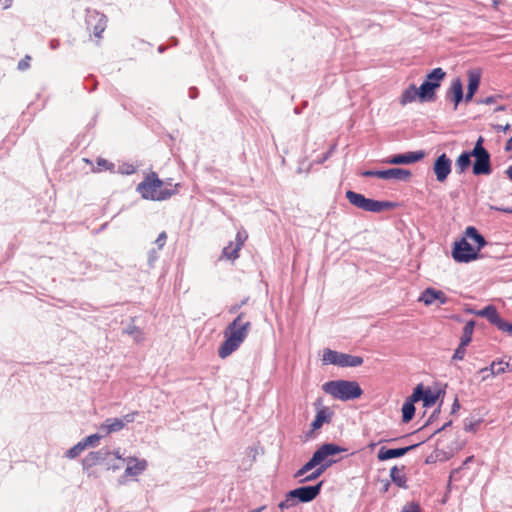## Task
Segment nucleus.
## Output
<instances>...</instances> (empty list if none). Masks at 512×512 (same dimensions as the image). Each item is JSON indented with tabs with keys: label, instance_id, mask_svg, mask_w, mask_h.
Instances as JSON below:
<instances>
[{
	"label": "nucleus",
	"instance_id": "1",
	"mask_svg": "<svg viewBox=\"0 0 512 512\" xmlns=\"http://www.w3.org/2000/svg\"><path fill=\"white\" fill-rule=\"evenodd\" d=\"M244 312H240L236 318L227 325L224 330V341L218 348V355L225 359L235 352L247 338L251 330V322L244 321Z\"/></svg>",
	"mask_w": 512,
	"mask_h": 512
},
{
	"label": "nucleus",
	"instance_id": "2",
	"mask_svg": "<svg viewBox=\"0 0 512 512\" xmlns=\"http://www.w3.org/2000/svg\"><path fill=\"white\" fill-rule=\"evenodd\" d=\"M322 390L341 401H351L362 396L363 390L359 383L353 380H330L322 385Z\"/></svg>",
	"mask_w": 512,
	"mask_h": 512
},
{
	"label": "nucleus",
	"instance_id": "3",
	"mask_svg": "<svg viewBox=\"0 0 512 512\" xmlns=\"http://www.w3.org/2000/svg\"><path fill=\"white\" fill-rule=\"evenodd\" d=\"M163 181L155 172L149 173L142 182L137 185L136 190L143 199L152 201H163L173 196L176 191L168 188L162 189Z\"/></svg>",
	"mask_w": 512,
	"mask_h": 512
},
{
	"label": "nucleus",
	"instance_id": "4",
	"mask_svg": "<svg viewBox=\"0 0 512 512\" xmlns=\"http://www.w3.org/2000/svg\"><path fill=\"white\" fill-rule=\"evenodd\" d=\"M345 197L351 205L366 212L381 213L383 211L393 210L398 206L396 202L368 198L353 190H347Z\"/></svg>",
	"mask_w": 512,
	"mask_h": 512
},
{
	"label": "nucleus",
	"instance_id": "5",
	"mask_svg": "<svg viewBox=\"0 0 512 512\" xmlns=\"http://www.w3.org/2000/svg\"><path fill=\"white\" fill-rule=\"evenodd\" d=\"M347 449L334 442H325L317 447L311 456V459L315 466L320 465L321 467L329 469L332 465L338 462L334 457L342 452H346Z\"/></svg>",
	"mask_w": 512,
	"mask_h": 512
},
{
	"label": "nucleus",
	"instance_id": "6",
	"mask_svg": "<svg viewBox=\"0 0 512 512\" xmlns=\"http://www.w3.org/2000/svg\"><path fill=\"white\" fill-rule=\"evenodd\" d=\"M445 77L446 72L441 67L434 68L427 73L424 81L419 86L421 89V103L435 101L436 92Z\"/></svg>",
	"mask_w": 512,
	"mask_h": 512
},
{
	"label": "nucleus",
	"instance_id": "7",
	"mask_svg": "<svg viewBox=\"0 0 512 512\" xmlns=\"http://www.w3.org/2000/svg\"><path fill=\"white\" fill-rule=\"evenodd\" d=\"M364 362L363 357L357 355H351L344 352L325 348L322 355L323 365H335L341 368L346 367H358Z\"/></svg>",
	"mask_w": 512,
	"mask_h": 512
},
{
	"label": "nucleus",
	"instance_id": "8",
	"mask_svg": "<svg viewBox=\"0 0 512 512\" xmlns=\"http://www.w3.org/2000/svg\"><path fill=\"white\" fill-rule=\"evenodd\" d=\"M481 252L470 244L466 238L456 240L451 249V256L457 263H470L481 257Z\"/></svg>",
	"mask_w": 512,
	"mask_h": 512
},
{
	"label": "nucleus",
	"instance_id": "9",
	"mask_svg": "<svg viewBox=\"0 0 512 512\" xmlns=\"http://www.w3.org/2000/svg\"><path fill=\"white\" fill-rule=\"evenodd\" d=\"M323 484L324 481L321 480L314 485H302L290 490V496H293L297 503H309L319 496Z\"/></svg>",
	"mask_w": 512,
	"mask_h": 512
},
{
	"label": "nucleus",
	"instance_id": "10",
	"mask_svg": "<svg viewBox=\"0 0 512 512\" xmlns=\"http://www.w3.org/2000/svg\"><path fill=\"white\" fill-rule=\"evenodd\" d=\"M85 21L87 28L93 32L94 36L100 38L107 27L108 19L97 10L87 9Z\"/></svg>",
	"mask_w": 512,
	"mask_h": 512
},
{
	"label": "nucleus",
	"instance_id": "11",
	"mask_svg": "<svg viewBox=\"0 0 512 512\" xmlns=\"http://www.w3.org/2000/svg\"><path fill=\"white\" fill-rule=\"evenodd\" d=\"M425 156L426 152L424 150L408 151L390 155L384 160V163L390 165H410L423 160Z\"/></svg>",
	"mask_w": 512,
	"mask_h": 512
},
{
	"label": "nucleus",
	"instance_id": "12",
	"mask_svg": "<svg viewBox=\"0 0 512 512\" xmlns=\"http://www.w3.org/2000/svg\"><path fill=\"white\" fill-rule=\"evenodd\" d=\"M472 157L474 158L472 173L475 176H487L492 173L491 154L489 152L473 153Z\"/></svg>",
	"mask_w": 512,
	"mask_h": 512
},
{
	"label": "nucleus",
	"instance_id": "13",
	"mask_svg": "<svg viewBox=\"0 0 512 512\" xmlns=\"http://www.w3.org/2000/svg\"><path fill=\"white\" fill-rule=\"evenodd\" d=\"M418 396V402L422 401L425 408H430L438 401L441 390L433 391L430 387L424 386L423 383L417 384L413 391Z\"/></svg>",
	"mask_w": 512,
	"mask_h": 512
},
{
	"label": "nucleus",
	"instance_id": "14",
	"mask_svg": "<svg viewBox=\"0 0 512 512\" xmlns=\"http://www.w3.org/2000/svg\"><path fill=\"white\" fill-rule=\"evenodd\" d=\"M422 443H424V440L419 443H415V444L405 446V447L388 448L386 446H382L378 450L377 458L379 461H386V460H390V459L400 458V457H403L404 455H406L408 452L417 448Z\"/></svg>",
	"mask_w": 512,
	"mask_h": 512
},
{
	"label": "nucleus",
	"instance_id": "15",
	"mask_svg": "<svg viewBox=\"0 0 512 512\" xmlns=\"http://www.w3.org/2000/svg\"><path fill=\"white\" fill-rule=\"evenodd\" d=\"M452 170V161L450 158L445 154L442 153L439 155L433 164V171L436 175L437 181L443 183L448 178L449 174Z\"/></svg>",
	"mask_w": 512,
	"mask_h": 512
},
{
	"label": "nucleus",
	"instance_id": "16",
	"mask_svg": "<svg viewBox=\"0 0 512 512\" xmlns=\"http://www.w3.org/2000/svg\"><path fill=\"white\" fill-rule=\"evenodd\" d=\"M247 238L248 235L245 230L238 231L236 234L235 243L230 242L223 248V256L228 260H236L239 257V251L241 250Z\"/></svg>",
	"mask_w": 512,
	"mask_h": 512
},
{
	"label": "nucleus",
	"instance_id": "17",
	"mask_svg": "<svg viewBox=\"0 0 512 512\" xmlns=\"http://www.w3.org/2000/svg\"><path fill=\"white\" fill-rule=\"evenodd\" d=\"M446 99L454 104V110L458 108L462 101H465L463 82L459 77L452 80L451 85L446 92Z\"/></svg>",
	"mask_w": 512,
	"mask_h": 512
},
{
	"label": "nucleus",
	"instance_id": "18",
	"mask_svg": "<svg viewBox=\"0 0 512 512\" xmlns=\"http://www.w3.org/2000/svg\"><path fill=\"white\" fill-rule=\"evenodd\" d=\"M419 301L423 302L426 306L432 305L435 301H438L440 305H445L448 302V297L441 290H437L433 287H427L421 293Z\"/></svg>",
	"mask_w": 512,
	"mask_h": 512
},
{
	"label": "nucleus",
	"instance_id": "19",
	"mask_svg": "<svg viewBox=\"0 0 512 512\" xmlns=\"http://www.w3.org/2000/svg\"><path fill=\"white\" fill-rule=\"evenodd\" d=\"M334 412L327 406H322L317 409L314 420L311 422V431L308 434H312L313 432L322 428L324 424H329L332 420Z\"/></svg>",
	"mask_w": 512,
	"mask_h": 512
},
{
	"label": "nucleus",
	"instance_id": "20",
	"mask_svg": "<svg viewBox=\"0 0 512 512\" xmlns=\"http://www.w3.org/2000/svg\"><path fill=\"white\" fill-rule=\"evenodd\" d=\"M468 76V85L467 92L465 94V102H470L473 100L475 94L477 93L480 83H481V72L478 69H469L467 72Z\"/></svg>",
	"mask_w": 512,
	"mask_h": 512
},
{
	"label": "nucleus",
	"instance_id": "21",
	"mask_svg": "<svg viewBox=\"0 0 512 512\" xmlns=\"http://www.w3.org/2000/svg\"><path fill=\"white\" fill-rule=\"evenodd\" d=\"M109 455L110 451L108 449H100L98 451L89 452L82 460L83 470L88 471L95 465L105 461Z\"/></svg>",
	"mask_w": 512,
	"mask_h": 512
},
{
	"label": "nucleus",
	"instance_id": "22",
	"mask_svg": "<svg viewBox=\"0 0 512 512\" xmlns=\"http://www.w3.org/2000/svg\"><path fill=\"white\" fill-rule=\"evenodd\" d=\"M471 313L486 318L490 324L496 326L499 328V325L501 324L503 318L500 316L499 312L497 311L496 307L492 304H489L485 306L484 308L474 311L471 310Z\"/></svg>",
	"mask_w": 512,
	"mask_h": 512
},
{
	"label": "nucleus",
	"instance_id": "23",
	"mask_svg": "<svg viewBox=\"0 0 512 512\" xmlns=\"http://www.w3.org/2000/svg\"><path fill=\"white\" fill-rule=\"evenodd\" d=\"M418 402V396L416 393L409 395L402 405V422L409 423L415 416V403Z\"/></svg>",
	"mask_w": 512,
	"mask_h": 512
},
{
	"label": "nucleus",
	"instance_id": "24",
	"mask_svg": "<svg viewBox=\"0 0 512 512\" xmlns=\"http://www.w3.org/2000/svg\"><path fill=\"white\" fill-rule=\"evenodd\" d=\"M412 177V172L405 168H389L385 169L384 180H397L408 182Z\"/></svg>",
	"mask_w": 512,
	"mask_h": 512
},
{
	"label": "nucleus",
	"instance_id": "25",
	"mask_svg": "<svg viewBox=\"0 0 512 512\" xmlns=\"http://www.w3.org/2000/svg\"><path fill=\"white\" fill-rule=\"evenodd\" d=\"M463 238L470 239L475 242V248L479 249L480 252L487 245V240L475 226H468L465 229Z\"/></svg>",
	"mask_w": 512,
	"mask_h": 512
},
{
	"label": "nucleus",
	"instance_id": "26",
	"mask_svg": "<svg viewBox=\"0 0 512 512\" xmlns=\"http://www.w3.org/2000/svg\"><path fill=\"white\" fill-rule=\"evenodd\" d=\"M405 466H401L400 468L398 466H393L390 469V478L391 481L399 488L402 489H408L407 485V476L404 473Z\"/></svg>",
	"mask_w": 512,
	"mask_h": 512
},
{
	"label": "nucleus",
	"instance_id": "27",
	"mask_svg": "<svg viewBox=\"0 0 512 512\" xmlns=\"http://www.w3.org/2000/svg\"><path fill=\"white\" fill-rule=\"evenodd\" d=\"M421 102V89L420 87L417 88L415 84H410L408 88H406L400 97V104L401 105H407L409 103L414 102L416 99Z\"/></svg>",
	"mask_w": 512,
	"mask_h": 512
},
{
	"label": "nucleus",
	"instance_id": "28",
	"mask_svg": "<svg viewBox=\"0 0 512 512\" xmlns=\"http://www.w3.org/2000/svg\"><path fill=\"white\" fill-rule=\"evenodd\" d=\"M473 152L463 151L456 159V170L458 174L464 173L471 165V158Z\"/></svg>",
	"mask_w": 512,
	"mask_h": 512
},
{
	"label": "nucleus",
	"instance_id": "29",
	"mask_svg": "<svg viewBox=\"0 0 512 512\" xmlns=\"http://www.w3.org/2000/svg\"><path fill=\"white\" fill-rule=\"evenodd\" d=\"M134 465L128 464V466L125 469L124 475L125 476H138L142 474L143 471L147 468V461L145 459L142 460H136Z\"/></svg>",
	"mask_w": 512,
	"mask_h": 512
},
{
	"label": "nucleus",
	"instance_id": "30",
	"mask_svg": "<svg viewBox=\"0 0 512 512\" xmlns=\"http://www.w3.org/2000/svg\"><path fill=\"white\" fill-rule=\"evenodd\" d=\"M476 322L475 320H468L462 330V335L460 338V342L463 343V345H469L472 341L473 332L475 329Z\"/></svg>",
	"mask_w": 512,
	"mask_h": 512
},
{
	"label": "nucleus",
	"instance_id": "31",
	"mask_svg": "<svg viewBox=\"0 0 512 512\" xmlns=\"http://www.w3.org/2000/svg\"><path fill=\"white\" fill-rule=\"evenodd\" d=\"M107 434L115 433L124 428V420L120 418H108L103 425Z\"/></svg>",
	"mask_w": 512,
	"mask_h": 512
},
{
	"label": "nucleus",
	"instance_id": "32",
	"mask_svg": "<svg viewBox=\"0 0 512 512\" xmlns=\"http://www.w3.org/2000/svg\"><path fill=\"white\" fill-rule=\"evenodd\" d=\"M326 472L325 468L321 467L320 465L315 466L313 470H311V473L306 475L304 478H301L299 480V483L304 484L307 482H312L317 480L319 477H321Z\"/></svg>",
	"mask_w": 512,
	"mask_h": 512
},
{
	"label": "nucleus",
	"instance_id": "33",
	"mask_svg": "<svg viewBox=\"0 0 512 512\" xmlns=\"http://www.w3.org/2000/svg\"><path fill=\"white\" fill-rule=\"evenodd\" d=\"M505 366H508V363H503L502 361L492 362L490 367L481 369V373L490 372L491 375H500L505 372Z\"/></svg>",
	"mask_w": 512,
	"mask_h": 512
},
{
	"label": "nucleus",
	"instance_id": "34",
	"mask_svg": "<svg viewBox=\"0 0 512 512\" xmlns=\"http://www.w3.org/2000/svg\"><path fill=\"white\" fill-rule=\"evenodd\" d=\"M124 333L132 336L133 339L138 343L144 340V334L142 330L135 325H129L127 328H125Z\"/></svg>",
	"mask_w": 512,
	"mask_h": 512
},
{
	"label": "nucleus",
	"instance_id": "35",
	"mask_svg": "<svg viewBox=\"0 0 512 512\" xmlns=\"http://www.w3.org/2000/svg\"><path fill=\"white\" fill-rule=\"evenodd\" d=\"M315 467L312 459L310 458L302 467H300L295 473H294V478L296 479H301V478H304L306 476V474L313 470V468Z\"/></svg>",
	"mask_w": 512,
	"mask_h": 512
},
{
	"label": "nucleus",
	"instance_id": "36",
	"mask_svg": "<svg viewBox=\"0 0 512 512\" xmlns=\"http://www.w3.org/2000/svg\"><path fill=\"white\" fill-rule=\"evenodd\" d=\"M85 445L84 443L81 441H79L76 445H74L73 447H71L70 449H68L66 452H65V456L69 459H74L76 457H78L80 455V453L85 449Z\"/></svg>",
	"mask_w": 512,
	"mask_h": 512
},
{
	"label": "nucleus",
	"instance_id": "37",
	"mask_svg": "<svg viewBox=\"0 0 512 512\" xmlns=\"http://www.w3.org/2000/svg\"><path fill=\"white\" fill-rule=\"evenodd\" d=\"M291 493L290 491H288L286 494H285V498L284 500H282L279 504H278V507L280 510H286V509H289L291 507H294L296 506L298 503L297 501L295 500V498L293 496H290Z\"/></svg>",
	"mask_w": 512,
	"mask_h": 512
},
{
	"label": "nucleus",
	"instance_id": "38",
	"mask_svg": "<svg viewBox=\"0 0 512 512\" xmlns=\"http://www.w3.org/2000/svg\"><path fill=\"white\" fill-rule=\"evenodd\" d=\"M97 167L94 169V171L101 172L104 170L114 171L115 165L112 162H109L108 160L104 158H97L96 160Z\"/></svg>",
	"mask_w": 512,
	"mask_h": 512
},
{
	"label": "nucleus",
	"instance_id": "39",
	"mask_svg": "<svg viewBox=\"0 0 512 512\" xmlns=\"http://www.w3.org/2000/svg\"><path fill=\"white\" fill-rule=\"evenodd\" d=\"M385 169L383 170H364L360 173L365 178H379L384 180Z\"/></svg>",
	"mask_w": 512,
	"mask_h": 512
},
{
	"label": "nucleus",
	"instance_id": "40",
	"mask_svg": "<svg viewBox=\"0 0 512 512\" xmlns=\"http://www.w3.org/2000/svg\"><path fill=\"white\" fill-rule=\"evenodd\" d=\"M83 85L85 90L88 92H93L96 90L98 82L93 75H89L87 78H85Z\"/></svg>",
	"mask_w": 512,
	"mask_h": 512
},
{
	"label": "nucleus",
	"instance_id": "41",
	"mask_svg": "<svg viewBox=\"0 0 512 512\" xmlns=\"http://www.w3.org/2000/svg\"><path fill=\"white\" fill-rule=\"evenodd\" d=\"M101 439V435L95 433V434H91L89 436H87L86 438H84L82 440V442L84 443L85 447H94L97 445V443L100 441Z\"/></svg>",
	"mask_w": 512,
	"mask_h": 512
},
{
	"label": "nucleus",
	"instance_id": "42",
	"mask_svg": "<svg viewBox=\"0 0 512 512\" xmlns=\"http://www.w3.org/2000/svg\"><path fill=\"white\" fill-rule=\"evenodd\" d=\"M467 346L468 345H463V343L460 342L458 347L454 351L452 360H463L466 354Z\"/></svg>",
	"mask_w": 512,
	"mask_h": 512
},
{
	"label": "nucleus",
	"instance_id": "43",
	"mask_svg": "<svg viewBox=\"0 0 512 512\" xmlns=\"http://www.w3.org/2000/svg\"><path fill=\"white\" fill-rule=\"evenodd\" d=\"M401 512H422V509L418 502L411 501L403 506Z\"/></svg>",
	"mask_w": 512,
	"mask_h": 512
},
{
	"label": "nucleus",
	"instance_id": "44",
	"mask_svg": "<svg viewBox=\"0 0 512 512\" xmlns=\"http://www.w3.org/2000/svg\"><path fill=\"white\" fill-rule=\"evenodd\" d=\"M484 138L483 136H479L476 140L474 147L472 150H470L473 153H479V152H489L484 146Z\"/></svg>",
	"mask_w": 512,
	"mask_h": 512
},
{
	"label": "nucleus",
	"instance_id": "45",
	"mask_svg": "<svg viewBox=\"0 0 512 512\" xmlns=\"http://www.w3.org/2000/svg\"><path fill=\"white\" fill-rule=\"evenodd\" d=\"M440 412L441 408L439 406L432 412V414L429 416L425 424L419 430H423L425 427L431 425L439 417Z\"/></svg>",
	"mask_w": 512,
	"mask_h": 512
},
{
	"label": "nucleus",
	"instance_id": "46",
	"mask_svg": "<svg viewBox=\"0 0 512 512\" xmlns=\"http://www.w3.org/2000/svg\"><path fill=\"white\" fill-rule=\"evenodd\" d=\"M481 422H482V420H480V419L476 420V421H470L469 423L465 422L464 429L467 432L475 433L478 430Z\"/></svg>",
	"mask_w": 512,
	"mask_h": 512
},
{
	"label": "nucleus",
	"instance_id": "47",
	"mask_svg": "<svg viewBox=\"0 0 512 512\" xmlns=\"http://www.w3.org/2000/svg\"><path fill=\"white\" fill-rule=\"evenodd\" d=\"M248 300H249V298H244V299H243V300H241L239 303H235V304L231 305V306H230V308H229V310H228V312H229L230 314H237V315H238V314H239V313H238V312H239V310H240L244 305H246V304H247Z\"/></svg>",
	"mask_w": 512,
	"mask_h": 512
},
{
	"label": "nucleus",
	"instance_id": "48",
	"mask_svg": "<svg viewBox=\"0 0 512 512\" xmlns=\"http://www.w3.org/2000/svg\"><path fill=\"white\" fill-rule=\"evenodd\" d=\"M502 98L501 95H490V96H487L483 99H480L477 101V103L479 104H486V105H490V104H494L497 102L498 99Z\"/></svg>",
	"mask_w": 512,
	"mask_h": 512
},
{
	"label": "nucleus",
	"instance_id": "49",
	"mask_svg": "<svg viewBox=\"0 0 512 512\" xmlns=\"http://www.w3.org/2000/svg\"><path fill=\"white\" fill-rule=\"evenodd\" d=\"M166 240H167V234L165 231H162L158 235L157 239L155 240V244L157 245L158 250H161L165 246Z\"/></svg>",
	"mask_w": 512,
	"mask_h": 512
},
{
	"label": "nucleus",
	"instance_id": "50",
	"mask_svg": "<svg viewBox=\"0 0 512 512\" xmlns=\"http://www.w3.org/2000/svg\"><path fill=\"white\" fill-rule=\"evenodd\" d=\"M159 256L157 254V251L156 249H151L149 252H148V266L150 268L154 267V264L155 262L158 260Z\"/></svg>",
	"mask_w": 512,
	"mask_h": 512
},
{
	"label": "nucleus",
	"instance_id": "51",
	"mask_svg": "<svg viewBox=\"0 0 512 512\" xmlns=\"http://www.w3.org/2000/svg\"><path fill=\"white\" fill-rule=\"evenodd\" d=\"M30 60H31L30 56H25V58L21 59L18 62L17 68L20 71L26 70L30 66Z\"/></svg>",
	"mask_w": 512,
	"mask_h": 512
},
{
	"label": "nucleus",
	"instance_id": "52",
	"mask_svg": "<svg viewBox=\"0 0 512 512\" xmlns=\"http://www.w3.org/2000/svg\"><path fill=\"white\" fill-rule=\"evenodd\" d=\"M498 329L503 332H506L509 335H512V323H509V322L505 321L504 319L502 320Z\"/></svg>",
	"mask_w": 512,
	"mask_h": 512
},
{
	"label": "nucleus",
	"instance_id": "53",
	"mask_svg": "<svg viewBox=\"0 0 512 512\" xmlns=\"http://www.w3.org/2000/svg\"><path fill=\"white\" fill-rule=\"evenodd\" d=\"M139 415V412L138 411H133L131 413H128L126 415L123 416V418H121L122 420H124V426L127 424V423H132L135 421V418L136 416Z\"/></svg>",
	"mask_w": 512,
	"mask_h": 512
},
{
	"label": "nucleus",
	"instance_id": "54",
	"mask_svg": "<svg viewBox=\"0 0 512 512\" xmlns=\"http://www.w3.org/2000/svg\"><path fill=\"white\" fill-rule=\"evenodd\" d=\"M136 169L134 168L133 165H128V164H125L123 168H121L120 172L123 173V174H127V175H130V174H133L135 173Z\"/></svg>",
	"mask_w": 512,
	"mask_h": 512
},
{
	"label": "nucleus",
	"instance_id": "55",
	"mask_svg": "<svg viewBox=\"0 0 512 512\" xmlns=\"http://www.w3.org/2000/svg\"><path fill=\"white\" fill-rule=\"evenodd\" d=\"M188 94L191 99H196L199 96V90L194 86L190 87Z\"/></svg>",
	"mask_w": 512,
	"mask_h": 512
},
{
	"label": "nucleus",
	"instance_id": "56",
	"mask_svg": "<svg viewBox=\"0 0 512 512\" xmlns=\"http://www.w3.org/2000/svg\"><path fill=\"white\" fill-rule=\"evenodd\" d=\"M510 128H511L510 124H506V125L498 124L495 126V130L497 132H504V133L507 132L508 130H510Z\"/></svg>",
	"mask_w": 512,
	"mask_h": 512
},
{
	"label": "nucleus",
	"instance_id": "57",
	"mask_svg": "<svg viewBox=\"0 0 512 512\" xmlns=\"http://www.w3.org/2000/svg\"><path fill=\"white\" fill-rule=\"evenodd\" d=\"M452 425V421L449 420L448 422L444 423L443 426H441L440 428L436 429L433 433V435H436L444 430H446L448 427H450Z\"/></svg>",
	"mask_w": 512,
	"mask_h": 512
},
{
	"label": "nucleus",
	"instance_id": "58",
	"mask_svg": "<svg viewBox=\"0 0 512 512\" xmlns=\"http://www.w3.org/2000/svg\"><path fill=\"white\" fill-rule=\"evenodd\" d=\"M49 47L52 50H56L60 47V41L58 39H51L49 42Z\"/></svg>",
	"mask_w": 512,
	"mask_h": 512
},
{
	"label": "nucleus",
	"instance_id": "59",
	"mask_svg": "<svg viewBox=\"0 0 512 512\" xmlns=\"http://www.w3.org/2000/svg\"><path fill=\"white\" fill-rule=\"evenodd\" d=\"M459 409H460L459 400H458V398H455L454 402L452 404V407H451V414L456 413Z\"/></svg>",
	"mask_w": 512,
	"mask_h": 512
},
{
	"label": "nucleus",
	"instance_id": "60",
	"mask_svg": "<svg viewBox=\"0 0 512 512\" xmlns=\"http://www.w3.org/2000/svg\"><path fill=\"white\" fill-rule=\"evenodd\" d=\"M330 157H331V156H330V153L325 152V153H324V154H322V156L317 160V162H318L319 164H322V163H324L325 161H327Z\"/></svg>",
	"mask_w": 512,
	"mask_h": 512
},
{
	"label": "nucleus",
	"instance_id": "61",
	"mask_svg": "<svg viewBox=\"0 0 512 512\" xmlns=\"http://www.w3.org/2000/svg\"><path fill=\"white\" fill-rule=\"evenodd\" d=\"M504 149L506 152L512 151V138L511 137L507 140Z\"/></svg>",
	"mask_w": 512,
	"mask_h": 512
},
{
	"label": "nucleus",
	"instance_id": "62",
	"mask_svg": "<svg viewBox=\"0 0 512 512\" xmlns=\"http://www.w3.org/2000/svg\"><path fill=\"white\" fill-rule=\"evenodd\" d=\"M495 209L497 211H500V212H503V213H506V214H512V207H507V208H498V207H496Z\"/></svg>",
	"mask_w": 512,
	"mask_h": 512
},
{
	"label": "nucleus",
	"instance_id": "63",
	"mask_svg": "<svg viewBox=\"0 0 512 512\" xmlns=\"http://www.w3.org/2000/svg\"><path fill=\"white\" fill-rule=\"evenodd\" d=\"M389 488H390V482L388 480H385L381 491L385 493L389 490Z\"/></svg>",
	"mask_w": 512,
	"mask_h": 512
},
{
	"label": "nucleus",
	"instance_id": "64",
	"mask_svg": "<svg viewBox=\"0 0 512 512\" xmlns=\"http://www.w3.org/2000/svg\"><path fill=\"white\" fill-rule=\"evenodd\" d=\"M505 174L507 175V177L512 181V166H509L506 171H505Z\"/></svg>",
	"mask_w": 512,
	"mask_h": 512
}]
</instances>
